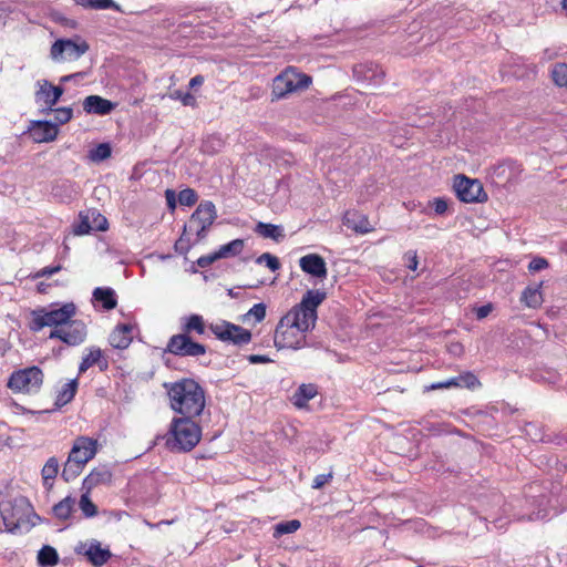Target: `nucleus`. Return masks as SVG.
Returning <instances> with one entry per match:
<instances>
[{
    "mask_svg": "<svg viewBox=\"0 0 567 567\" xmlns=\"http://www.w3.org/2000/svg\"><path fill=\"white\" fill-rule=\"evenodd\" d=\"M327 298L320 289H310L299 303L279 320L274 336L277 349L299 350L306 347V333L313 330L318 319L317 309Z\"/></svg>",
    "mask_w": 567,
    "mask_h": 567,
    "instance_id": "obj_1",
    "label": "nucleus"
},
{
    "mask_svg": "<svg viewBox=\"0 0 567 567\" xmlns=\"http://www.w3.org/2000/svg\"><path fill=\"white\" fill-rule=\"evenodd\" d=\"M171 409L187 417L202 415L206 405V395L203 386L193 379H182L164 383Z\"/></svg>",
    "mask_w": 567,
    "mask_h": 567,
    "instance_id": "obj_2",
    "label": "nucleus"
},
{
    "mask_svg": "<svg viewBox=\"0 0 567 567\" xmlns=\"http://www.w3.org/2000/svg\"><path fill=\"white\" fill-rule=\"evenodd\" d=\"M195 417H174L166 439L167 447L173 452H189L200 441L202 429Z\"/></svg>",
    "mask_w": 567,
    "mask_h": 567,
    "instance_id": "obj_3",
    "label": "nucleus"
},
{
    "mask_svg": "<svg viewBox=\"0 0 567 567\" xmlns=\"http://www.w3.org/2000/svg\"><path fill=\"white\" fill-rule=\"evenodd\" d=\"M76 313V307L73 302H65L58 308L39 307L30 311L29 329L32 332H39L45 327L58 329L70 321Z\"/></svg>",
    "mask_w": 567,
    "mask_h": 567,
    "instance_id": "obj_4",
    "label": "nucleus"
},
{
    "mask_svg": "<svg viewBox=\"0 0 567 567\" xmlns=\"http://www.w3.org/2000/svg\"><path fill=\"white\" fill-rule=\"evenodd\" d=\"M43 383V372L33 365L11 373L8 388L16 393H38Z\"/></svg>",
    "mask_w": 567,
    "mask_h": 567,
    "instance_id": "obj_5",
    "label": "nucleus"
},
{
    "mask_svg": "<svg viewBox=\"0 0 567 567\" xmlns=\"http://www.w3.org/2000/svg\"><path fill=\"white\" fill-rule=\"evenodd\" d=\"M90 49L85 40L58 39L50 48V59L55 63L71 62L79 60Z\"/></svg>",
    "mask_w": 567,
    "mask_h": 567,
    "instance_id": "obj_6",
    "label": "nucleus"
},
{
    "mask_svg": "<svg viewBox=\"0 0 567 567\" xmlns=\"http://www.w3.org/2000/svg\"><path fill=\"white\" fill-rule=\"evenodd\" d=\"M217 217L216 207L210 200L200 203L192 214L185 230L195 233L198 239L206 237L207 230L210 228Z\"/></svg>",
    "mask_w": 567,
    "mask_h": 567,
    "instance_id": "obj_7",
    "label": "nucleus"
},
{
    "mask_svg": "<svg viewBox=\"0 0 567 567\" xmlns=\"http://www.w3.org/2000/svg\"><path fill=\"white\" fill-rule=\"evenodd\" d=\"M310 82L311 79L308 75L287 70L275 78L272 94L277 99H282L289 93L308 87Z\"/></svg>",
    "mask_w": 567,
    "mask_h": 567,
    "instance_id": "obj_8",
    "label": "nucleus"
},
{
    "mask_svg": "<svg viewBox=\"0 0 567 567\" xmlns=\"http://www.w3.org/2000/svg\"><path fill=\"white\" fill-rule=\"evenodd\" d=\"M209 329L223 342L244 346L251 341V332L249 330L225 320L212 323Z\"/></svg>",
    "mask_w": 567,
    "mask_h": 567,
    "instance_id": "obj_9",
    "label": "nucleus"
},
{
    "mask_svg": "<svg viewBox=\"0 0 567 567\" xmlns=\"http://www.w3.org/2000/svg\"><path fill=\"white\" fill-rule=\"evenodd\" d=\"M453 187L457 198L463 203H483L487 200V194L478 179L457 175L454 178Z\"/></svg>",
    "mask_w": 567,
    "mask_h": 567,
    "instance_id": "obj_10",
    "label": "nucleus"
},
{
    "mask_svg": "<svg viewBox=\"0 0 567 567\" xmlns=\"http://www.w3.org/2000/svg\"><path fill=\"white\" fill-rule=\"evenodd\" d=\"M86 336V324L82 320H73L71 318L66 324L53 329L49 334V339H59L69 347H76L85 341Z\"/></svg>",
    "mask_w": 567,
    "mask_h": 567,
    "instance_id": "obj_11",
    "label": "nucleus"
},
{
    "mask_svg": "<svg viewBox=\"0 0 567 567\" xmlns=\"http://www.w3.org/2000/svg\"><path fill=\"white\" fill-rule=\"evenodd\" d=\"M166 351L179 357H200L206 353V347L186 333H178L169 338Z\"/></svg>",
    "mask_w": 567,
    "mask_h": 567,
    "instance_id": "obj_12",
    "label": "nucleus"
},
{
    "mask_svg": "<svg viewBox=\"0 0 567 567\" xmlns=\"http://www.w3.org/2000/svg\"><path fill=\"white\" fill-rule=\"evenodd\" d=\"M97 450V440L84 435L78 436L73 442L69 457L85 466L87 462L95 457Z\"/></svg>",
    "mask_w": 567,
    "mask_h": 567,
    "instance_id": "obj_13",
    "label": "nucleus"
},
{
    "mask_svg": "<svg viewBox=\"0 0 567 567\" xmlns=\"http://www.w3.org/2000/svg\"><path fill=\"white\" fill-rule=\"evenodd\" d=\"M23 499H20V504H18V501H3L0 503V515L6 529L10 533H14L20 528L21 523H23L24 513L21 507Z\"/></svg>",
    "mask_w": 567,
    "mask_h": 567,
    "instance_id": "obj_14",
    "label": "nucleus"
},
{
    "mask_svg": "<svg viewBox=\"0 0 567 567\" xmlns=\"http://www.w3.org/2000/svg\"><path fill=\"white\" fill-rule=\"evenodd\" d=\"M384 71L382 68L373 62H364L354 65L353 76L358 82L367 83L368 85L378 86L384 80Z\"/></svg>",
    "mask_w": 567,
    "mask_h": 567,
    "instance_id": "obj_15",
    "label": "nucleus"
},
{
    "mask_svg": "<svg viewBox=\"0 0 567 567\" xmlns=\"http://www.w3.org/2000/svg\"><path fill=\"white\" fill-rule=\"evenodd\" d=\"M39 90L35 92L37 103L45 106L43 111H52V107L59 102L64 93L60 85H52L48 80L38 81Z\"/></svg>",
    "mask_w": 567,
    "mask_h": 567,
    "instance_id": "obj_16",
    "label": "nucleus"
},
{
    "mask_svg": "<svg viewBox=\"0 0 567 567\" xmlns=\"http://www.w3.org/2000/svg\"><path fill=\"white\" fill-rule=\"evenodd\" d=\"M29 133L34 143H49L56 138L59 127L51 121H32Z\"/></svg>",
    "mask_w": 567,
    "mask_h": 567,
    "instance_id": "obj_17",
    "label": "nucleus"
},
{
    "mask_svg": "<svg viewBox=\"0 0 567 567\" xmlns=\"http://www.w3.org/2000/svg\"><path fill=\"white\" fill-rule=\"evenodd\" d=\"M301 270L312 277L326 279L328 275L324 259L318 254H309L299 259Z\"/></svg>",
    "mask_w": 567,
    "mask_h": 567,
    "instance_id": "obj_18",
    "label": "nucleus"
},
{
    "mask_svg": "<svg viewBox=\"0 0 567 567\" xmlns=\"http://www.w3.org/2000/svg\"><path fill=\"white\" fill-rule=\"evenodd\" d=\"M135 326L130 323H120L110 333L109 342L114 349L124 350L133 341Z\"/></svg>",
    "mask_w": 567,
    "mask_h": 567,
    "instance_id": "obj_19",
    "label": "nucleus"
},
{
    "mask_svg": "<svg viewBox=\"0 0 567 567\" xmlns=\"http://www.w3.org/2000/svg\"><path fill=\"white\" fill-rule=\"evenodd\" d=\"M112 472L106 465L94 467L82 482V489L91 492L99 485H109L112 482Z\"/></svg>",
    "mask_w": 567,
    "mask_h": 567,
    "instance_id": "obj_20",
    "label": "nucleus"
},
{
    "mask_svg": "<svg viewBox=\"0 0 567 567\" xmlns=\"http://www.w3.org/2000/svg\"><path fill=\"white\" fill-rule=\"evenodd\" d=\"M83 110L87 114L107 115L114 109L115 104L100 95H89L83 100Z\"/></svg>",
    "mask_w": 567,
    "mask_h": 567,
    "instance_id": "obj_21",
    "label": "nucleus"
},
{
    "mask_svg": "<svg viewBox=\"0 0 567 567\" xmlns=\"http://www.w3.org/2000/svg\"><path fill=\"white\" fill-rule=\"evenodd\" d=\"M84 555L87 557V560L95 567H101L107 563L111 558L112 554L109 548H103L101 543L93 539L87 545H83Z\"/></svg>",
    "mask_w": 567,
    "mask_h": 567,
    "instance_id": "obj_22",
    "label": "nucleus"
},
{
    "mask_svg": "<svg viewBox=\"0 0 567 567\" xmlns=\"http://www.w3.org/2000/svg\"><path fill=\"white\" fill-rule=\"evenodd\" d=\"M87 353L83 355L82 361L79 365V373H84L94 364H97L101 371H104L109 367V362L103 358V352L97 347H90L86 349Z\"/></svg>",
    "mask_w": 567,
    "mask_h": 567,
    "instance_id": "obj_23",
    "label": "nucleus"
},
{
    "mask_svg": "<svg viewBox=\"0 0 567 567\" xmlns=\"http://www.w3.org/2000/svg\"><path fill=\"white\" fill-rule=\"evenodd\" d=\"M78 385H79V382H78L76 378L69 380L66 383H64L61 386V389L58 390V392H56L54 405L58 409H60V408L66 405L68 403H70L76 393Z\"/></svg>",
    "mask_w": 567,
    "mask_h": 567,
    "instance_id": "obj_24",
    "label": "nucleus"
},
{
    "mask_svg": "<svg viewBox=\"0 0 567 567\" xmlns=\"http://www.w3.org/2000/svg\"><path fill=\"white\" fill-rule=\"evenodd\" d=\"M95 301L101 302L104 310H112L117 305V297L112 288L97 287L93 291Z\"/></svg>",
    "mask_w": 567,
    "mask_h": 567,
    "instance_id": "obj_25",
    "label": "nucleus"
},
{
    "mask_svg": "<svg viewBox=\"0 0 567 567\" xmlns=\"http://www.w3.org/2000/svg\"><path fill=\"white\" fill-rule=\"evenodd\" d=\"M255 233L261 236L262 238H270L277 243L281 241L285 238L282 226L267 224L262 221H259L256 225Z\"/></svg>",
    "mask_w": 567,
    "mask_h": 567,
    "instance_id": "obj_26",
    "label": "nucleus"
},
{
    "mask_svg": "<svg viewBox=\"0 0 567 567\" xmlns=\"http://www.w3.org/2000/svg\"><path fill=\"white\" fill-rule=\"evenodd\" d=\"M317 388L315 384H301L292 395V403L297 408H303L307 403L317 395Z\"/></svg>",
    "mask_w": 567,
    "mask_h": 567,
    "instance_id": "obj_27",
    "label": "nucleus"
},
{
    "mask_svg": "<svg viewBox=\"0 0 567 567\" xmlns=\"http://www.w3.org/2000/svg\"><path fill=\"white\" fill-rule=\"evenodd\" d=\"M76 6L89 10H114L123 12L121 6L114 0H73Z\"/></svg>",
    "mask_w": 567,
    "mask_h": 567,
    "instance_id": "obj_28",
    "label": "nucleus"
},
{
    "mask_svg": "<svg viewBox=\"0 0 567 567\" xmlns=\"http://www.w3.org/2000/svg\"><path fill=\"white\" fill-rule=\"evenodd\" d=\"M540 288L542 284L526 287L522 292L520 301L528 308H538L543 303Z\"/></svg>",
    "mask_w": 567,
    "mask_h": 567,
    "instance_id": "obj_29",
    "label": "nucleus"
},
{
    "mask_svg": "<svg viewBox=\"0 0 567 567\" xmlns=\"http://www.w3.org/2000/svg\"><path fill=\"white\" fill-rule=\"evenodd\" d=\"M75 502V498L70 495L64 497L52 507V514L60 520L70 518L73 513Z\"/></svg>",
    "mask_w": 567,
    "mask_h": 567,
    "instance_id": "obj_30",
    "label": "nucleus"
},
{
    "mask_svg": "<svg viewBox=\"0 0 567 567\" xmlns=\"http://www.w3.org/2000/svg\"><path fill=\"white\" fill-rule=\"evenodd\" d=\"M245 246V241L243 239H234L228 244L221 245L217 250V256L219 259L229 258L238 256Z\"/></svg>",
    "mask_w": 567,
    "mask_h": 567,
    "instance_id": "obj_31",
    "label": "nucleus"
},
{
    "mask_svg": "<svg viewBox=\"0 0 567 567\" xmlns=\"http://www.w3.org/2000/svg\"><path fill=\"white\" fill-rule=\"evenodd\" d=\"M182 330V333H186L187 336H189L192 331H195L198 334H204L205 323L203 317L199 315H190L186 318V322L183 324Z\"/></svg>",
    "mask_w": 567,
    "mask_h": 567,
    "instance_id": "obj_32",
    "label": "nucleus"
},
{
    "mask_svg": "<svg viewBox=\"0 0 567 567\" xmlns=\"http://www.w3.org/2000/svg\"><path fill=\"white\" fill-rule=\"evenodd\" d=\"M59 473V461L56 457L52 456L50 457L43 468H42V478H43V484L45 486H52V482L55 476L58 475Z\"/></svg>",
    "mask_w": 567,
    "mask_h": 567,
    "instance_id": "obj_33",
    "label": "nucleus"
},
{
    "mask_svg": "<svg viewBox=\"0 0 567 567\" xmlns=\"http://www.w3.org/2000/svg\"><path fill=\"white\" fill-rule=\"evenodd\" d=\"M59 561V555L56 550L51 546H43L38 553V563L39 565L45 566H54Z\"/></svg>",
    "mask_w": 567,
    "mask_h": 567,
    "instance_id": "obj_34",
    "label": "nucleus"
},
{
    "mask_svg": "<svg viewBox=\"0 0 567 567\" xmlns=\"http://www.w3.org/2000/svg\"><path fill=\"white\" fill-rule=\"evenodd\" d=\"M83 468L84 465L78 464L76 461H72L71 457L68 456L61 475L65 482H71L82 473Z\"/></svg>",
    "mask_w": 567,
    "mask_h": 567,
    "instance_id": "obj_35",
    "label": "nucleus"
},
{
    "mask_svg": "<svg viewBox=\"0 0 567 567\" xmlns=\"http://www.w3.org/2000/svg\"><path fill=\"white\" fill-rule=\"evenodd\" d=\"M112 154V148L109 143H101L89 151V158L92 162L100 163L107 159Z\"/></svg>",
    "mask_w": 567,
    "mask_h": 567,
    "instance_id": "obj_36",
    "label": "nucleus"
},
{
    "mask_svg": "<svg viewBox=\"0 0 567 567\" xmlns=\"http://www.w3.org/2000/svg\"><path fill=\"white\" fill-rule=\"evenodd\" d=\"M90 493L84 491L79 501V507L82 511L85 518H92L97 514L96 505L91 501Z\"/></svg>",
    "mask_w": 567,
    "mask_h": 567,
    "instance_id": "obj_37",
    "label": "nucleus"
},
{
    "mask_svg": "<svg viewBox=\"0 0 567 567\" xmlns=\"http://www.w3.org/2000/svg\"><path fill=\"white\" fill-rule=\"evenodd\" d=\"M551 78L556 85L560 87L567 86V64H555L551 70Z\"/></svg>",
    "mask_w": 567,
    "mask_h": 567,
    "instance_id": "obj_38",
    "label": "nucleus"
},
{
    "mask_svg": "<svg viewBox=\"0 0 567 567\" xmlns=\"http://www.w3.org/2000/svg\"><path fill=\"white\" fill-rule=\"evenodd\" d=\"M300 522L297 519H291L287 522H281L275 526V533L274 536L278 537L285 534H291L295 533L300 528Z\"/></svg>",
    "mask_w": 567,
    "mask_h": 567,
    "instance_id": "obj_39",
    "label": "nucleus"
},
{
    "mask_svg": "<svg viewBox=\"0 0 567 567\" xmlns=\"http://www.w3.org/2000/svg\"><path fill=\"white\" fill-rule=\"evenodd\" d=\"M92 230H94V228L91 223L89 210L86 213H81L80 221L74 226V234L75 235H86Z\"/></svg>",
    "mask_w": 567,
    "mask_h": 567,
    "instance_id": "obj_40",
    "label": "nucleus"
},
{
    "mask_svg": "<svg viewBox=\"0 0 567 567\" xmlns=\"http://www.w3.org/2000/svg\"><path fill=\"white\" fill-rule=\"evenodd\" d=\"M266 317V305L262 302L254 305L247 313L244 315V321L254 318L255 322H261Z\"/></svg>",
    "mask_w": 567,
    "mask_h": 567,
    "instance_id": "obj_41",
    "label": "nucleus"
},
{
    "mask_svg": "<svg viewBox=\"0 0 567 567\" xmlns=\"http://www.w3.org/2000/svg\"><path fill=\"white\" fill-rule=\"evenodd\" d=\"M54 113V123L59 127V125H63L68 123L72 116H73V110L69 106L58 107L53 109L52 111Z\"/></svg>",
    "mask_w": 567,
    "mask_h": 567,
    "instance_id": "obj_42",
    "label": "nucleus"
},
{
    "mask_svg": "<svg viewBox=\"0 0 567 567\" xmlns=\"http://www.w3.org/2000/svg\"><path fill=\"white\" fill-rule=\"evenodd\" d=\"M89 214L94 230L104 231L107 229V219L102 214H100L96 209H90Z\"/></svg>",
    "mask_w": 567,
    "mask_h": 567,
    "instance_id": "obj_43",
    "label": "nucleus"
},
{
    "mask_svg": "<svg viewBox=\"0 0 567 567\" xmlns=\"http://www.w3.org/2000/svg\"><path fill=\"white\" fill-rule=\"evenodd\" d=\"M197 199V193L193 188L182 189L178 194V202L183 206L190 207L196 204Z\"/></svg>",
    "mask_w": 567,
    "mask_h": 567,
    "instance_id": "obj_44",
    "label": "nucleus"
},
{
    "mask_svg": "<svg viewBox=\"0 0 567 567\" xmlns=\"http://www.w3.org/2000/svg\"><path fill=\"white\" fill-rule=\"evenodd\" d=\"M256 262L259 265L265 264L271 271H277L280 268L279 259L269 252L261 254L256 259Z\"/></svg>",
    "mask_w": 567,
    "mask_h": 567,
    "instance_id": "obj_45",
    "label": "nucleus"
},
{
    "mask_svg": "<svg viewBox=\"0 0 567 567\" xmlns=\"http://www.w3.org/2000/svg\"><path fill=\"white\" fill-rule=\"evenodd\" d=\"M169 96L173 100H179L185 106L194 107L196 106L197 103L196 97L193 94H190L189 92H183L181 90H175L171 93Z\"/></svg>",
    "mask_w": 567,
    "mask_h": 567,
    "instance_id": "obj_46",
    "label": "nucleus"
},
{
    "mask_svg": "<svg viewBox=\"0 0 567 567\" xmlns=\"http://www.w3.org/2000/svg\"><path fill=\"white\" fill-rule=\"evenodd\" d=\"M453 386H460V378H450L445 381L435 382L431 385L426 386L427 390H442V389H450Z\"/></svg>",
    "mask_w": 567,
    "mask_h": 567,
    "instance_id": "obj_47",
    "label": "nucleus"
},
{
    "mask_svg": "<svg viewBox=\"0 0 567 567\" xmlns=\"http://www.w3.org/2000/svg\"><path fill=\"white\" fill-rule=\"evenodd\" d=\"M457 378H460V386L473 389L476 385H480L478 379L472 372H466L464 374L458 375Z\"/></svg>",
    "mask_w": 567,
    "mask_h": 567,
    "instance_id": "obj_48",
    "label": "nucleus"
},
{
    "mask_svg": "<svg viewBox=\"0 0 567 567\" xmlns=\"http://www.w3.org/2000/svg\"><path fill=\"white\" fill-rule=\"evenodd\" d=\"M404 260L405 266L412 270L415 271L417 269L419 260H417V254L415 250H409L404 254Z\"/></svg>",
    "mask_w": 567,
    "mask_h": 567,
    "instance_id": "obj_49",
    "label": "nucleus"
},
{
    "mask_svg": "<svg viewBox=\"0 0 567 567\" xmlns=\"http://www.w3.org/2000/svg\"><path fill=\"white\" fill-rule=\"evenodd\" d=\"M547 267H548V261L543 257L534 258L528 265V269L532 272L540 271L543 269H546Z\"/></svg>",
    "mask_w": 567,
    "mask_h": 567,
    "instance_id": "obj_50",
    "label": "nucleus"
},
{
    "mask_svg": "<svg viewBox=\"0 0 567 567\" xmlns=\"http://www.w3.org/2000/svg\"><path fill=\"white\" fill-rule=\"evenodd\" d=\"M218 256H217V252L214 251V252H210L208 255H205V256H202L199 257L197 260H196V265L200 268H206L208 266H210L213 262H215L216 260H218Z\"/></svg>",
    "mask_w": 567,
    "mask_h": 567,
    "instance_id": "obj_51",
    "label": "nucleus"
},
{
    "mask_svg": "<svg viewBox=\"0 0 567 567\" xmlns=\"http://www.w3.org/2000/svg\"><path fill=\"white\" fill-rule=\"evenodd\" d=\"M432 207L436 215H443L449 208L447 200L441 197L434 198Z\"/></svg>",
    "mask_w": 567,
    "mask_h": 567,
    "instance_id": "obj_52",
    "label": "nucleus"
},
{
    "mask_svg": "<svg viewBox=\"0 0 567 567\" xmlns=\"http://www.w3.org/2000/svg\"><path fill=\"white\" fill-rule=\"evenodd\" d=\"M353 229L357 233L367 234L371 231L373 228L365 216H360V220L358 224L353 226Z\"/></svg>",
    "mask_w": 567,
    "mask_h": 567,
    "instance_id": "obj_53",
    "label": "nucleus"
},
{
    "mask_svg": "<svg viewBox=\"0 0 567 567\" xmlns=\"http://www.w3.org/2000/svg\"><path fill=\"white\" fill-rule=\"evenodd\" d=\"M332 477V474L331 473H328V474H319L317 475L315 478H313V482H312V488L315 489H319L321 487H323L328 482L329 480Z\"/></svg>",
    "mask_w": 567,
    "mask_h": 567,
    "instance_id": "obj_54",
    "label": "nucleus"
},
{
    "mask_svg": "<svg viewBox=\"0 0 567 567\" xmlns=\"http://www.w3.org/2000/svg\"><path fill=\"white\" fill-rule=\"evenodd\" d=\"M61 270V266H53V267H44L42 268L38 274L37 277H49L52 276Z\"/></svg>",
    "mask_w": 567,
    "mask_h": 567,
    "instance_id": "obj_55",
    "label": "nucleus"
},
{
    "mask_svg": "<svg viewBox=\"0 0 567 567\" xmlns=\"http://www.w3.org/2000/svg\"><path fill=\"white\" fill-rule=\"evenodd\" d=\"M247 360L251 364L271 362V360L267 355H260V354H250L247 357Z\"/></svg>",
    "mask_w": 567,
    "mask_h": 567,
    "instance_id": "obj_56",
    "label": "nucleus"
},
{
    "mask_svg": "<svg viewBox=\"0 0 567 567\" xmlns=\"http://www.w3.org/2000/svg\"><path fill=\"white\" fill-rule=\"evenodd\" d=\"M165 196H166L167 206L171 209H175V207H176V196H175L174 190L167 189L165 192Z\"/></svg>",
    "mask_w": 567,
    "mask_h": 567,
    "instance_id": "obj_57",
    "label": "nucleus"
},
{
    "mask_svg": "<svg viewBox=\"0 0 567 567\" xmlns=\"http://www.w3.org/2000/svg\"><path fill=\"white\" fill-rule=\"evenodd\" d=\"M205 79L203 75L198 74L190 79L188 86L189 89H196L204 83Z\"/></svg>",
    "mask_w": 567,
    "mask_h": 567,
    "instance_id": "obj_58",
    "label": "nucleus"
},
{
    "mask_svg": "<svg viewBox=\"0 0 567 567\" xmlns=\"http://www.w3.org/2000/svg\"><path fill=\"white\" fill-rule=\"evenodd\" d=\"M85 73L84 72H76V73H73V74H68V75H63L61 79H60V82L61 83H66L69 81H73V79H76V78H84Z\"/></svg>",
    "mask_w": 567,
    "mask_h": 567,
    "instance_id": "obj_59",
    "label": "nucleus"
},
{
    "mask_svg": "<svg viewBox=\"0 0 567 567\" xmlns=\"http://www.w3.org/2000/svg\"><path fill=\"white\" fill-rule=\"evenodd\" d=\"M491 311V306H482L477 309L476 316L478 319L485 318Z\"/></svg>",
    "mask_w": 567,
    "mask_h": 567,
    "instance_id": "obj_60",
    "label": "nucleus"
},
{
    "mask_svg": "<svg viewBox=\"0 0 567 567\" xmlns=\"http://www.w3.org/2000/svg\"><path fill=\"white\" fill-rule=\"evenodd\" d=\"M175 250L178 251V252H185L188 250V247L187 246H184V239L183 237H181L176 243H175Z\"/></svg>",
    "mask_w": 567,
    "mask_h": 567,
    "instance_id": "obj_61",
    "label": "nucleus"
},
{
    "mask_svg": "<svg viewBox=\"0 0 567 567\" xmlns=\"http://www.w3.org/2000/svg\"><path fill=\"white\" fill-rule=\"evenodd\" d=\"M450 352L453 353V354H457V355L462 354V352H463L462 344H460V343H452L450 346Z\"/></svg>",
    "mask_w": 567,
    "mask_h": 567,
    "instance_id": "obj_62",
    "label": "nucleus"
},
{
    "mask_svg": "<svg viewBox=\"0 0 567 567\" xmlns=\"http://www.w3.org/2000/svg\"><path fill=\"white\" fill-rule=\"evenodd\" d=\"M209 142H213V143H216L217 146H220L221 145V141L220 138H212V140H207L204 144H203V151L204 152H210V148L208 146V143Z\"/></svg>",
    "mask_w": 567,
    "mask_h": 567,
    "instance_id": "obj_63",
    "label": "nucleus"
},
{
    "mask_svg": "<svg viewBox=\"0 0 567 567\" xmlns=\"http://www.w3.org/2000/svg\"><path fill=\"white\" fill-rule=\"evenodd\" d=\"M543 54H544V56H543L544 60H551L554 58V53H551L549 49L544 50Z\"/></svg>",
    "mask_w": 567,
    "mask_h": 567,
    "instance_id": "obj_64",
    "label": "nucleus"
}]
</instances>
